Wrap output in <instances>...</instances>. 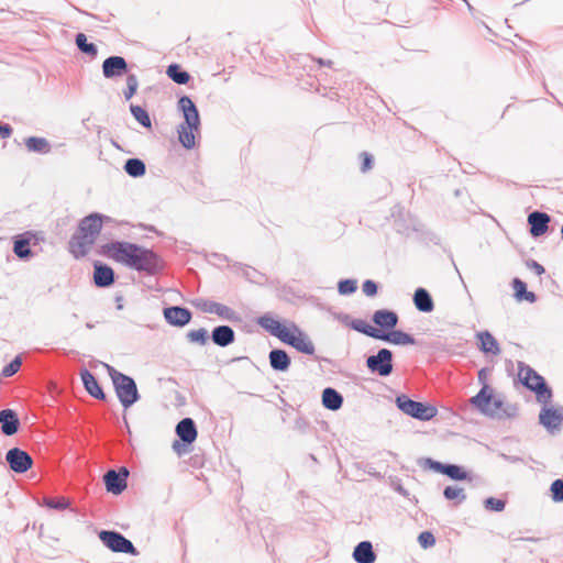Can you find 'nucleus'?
Here are the masks:
<instances>
[{
    "mask_svg": "<svg viewBox=\"0 0 563 563\" xmlns=\"http://www.w3.org/2000/svg\"><path fill=\"white\" fill-rule=\"evenodd\" d=\"M501 406H503V401L500 399L492 398L489 410H495V415H496L497 411L501 408Z\"/></svg>",
    "mask_w": 563,
    "mask_h": 563,
    "instance_id": "obj_56",
    "label": "nucleus"
},
{
    "mask_svg": "<svg viewBox=\"0 0 563 563\" xmlns=\"http://www.w3.org/2000/svg\"><path fill=\"white\" fill-rule=\"evenodd\" d=\"M512 288L515 290V297L518 301L526 300L528 302H534L537 296L532 291L527 290V285L519 278L512 280Z\"/></svg>",
    "mask_w": 563,
    "mask_h": 563,
    "instance_id": "obj_33",
    "label": "nucleus"
},
{
    "mask_svg": "<svg viewBox=\"0 0 563 563\" xmlns=\"http://www.w3.org/2000/svg\"><path fill=\"white\" fill-rule=\"evenodd\" d=\"M128 73V63L122 56H110L102 63V74L106 78L120 77Z\"/></svg>",
    "mask_w": 563,
    "mask_h": 563,
    "instance_id": "obj_13",
    "label": "nucleus"
},
{
    "mask_svg": "<svg viewBox=\"0 0 563 563\" xmlns=\"http://www.w3.org/2000/svg\"><path fill=\"white\" fill-rule=\"evenodd\" d=\"M175 431L184 444H191L197 439L196 423L191 418L181 419L177 423Z\"/></svg>",
    "mask_w": 563,
    "mask_h": 563,
    "instance_id": "obj_17",
    "label": "nucleus"
},
{
    "mask_svg": "<svg viewBox=\"0 0 563 563\" xmlns=\"http://www.w3.org/2000/svg\"><path fill=\"white\" fill-rule=\"evenodd\" d=\"M137 87H139V79H137L136 75L129 74L126 76V89L123 91L124 98L126 100H130L136 92Z\"/></svg>",
    "mask_w": 563,
    "mask_h": 563,
    "instance_id": "obj_43",
    "label": "nucleus"
},
{
    "mask_svg": "<svg viewBox=\"0 0 563 563\" xmlns=\"http://www.w3.org/2000/svg\"><path fill=\"white\" fill-rule=\"evenodd\" d=\"M76 45L77 47L85 54L90 56H96L98 53V48L93 43H88L87 36L84 33H78L76 35Z\"/></svg>",
    "mask_w": 563,
    "mask_h": 563,
    "instance_id": "obj_38",
    "label": "nucleus"
},
{
    "mask_svg": "<svg viewBox=\"0 0 563 563\" xmlns=\"http://www.w3.org/2000/svg\"><path fill=\"white\" fill-rule=\"evenodd\" d=\"M99 539L113 552L137 555L139 551L133 543L123 534L117 531L102 530L99 532Z\"/></svg>",
    "mask_w": 563,
    "mask_h": 563,
    "instance_id": "obj_7",
    "label": "nucleus"
},
{
    "mask_svg": "<svg viewBox=\"0 0 563 563\" xmlns=\"http://www.w3.org/2000/svg\"><path fill=\"white\" fill-rule=\"evenodd\" d=\"M362 290L366 296L373 297L377 294L378 286L374 280L367 279L363 283Z\"/></svg>",
    "mask_w": 563,
    "mask_h": 563,
    "instance_id": "obj_49",
    "label": "nucleus"
},
{
    "mask_svg": "<svg viewBox=\"0 0 563 563\" xmlns=\"http://www.w3.org/2000/svg\"><path fill=\"white\" fill-rule=\"evenodd\" d=\"M396 405L404 413L421 421H429L438 413L434 406L415 401L404 394L396 397Z\"/></svg>",
    "mask_w": 563,
    "mask_h": 563,
    "instance_id": "obj_5",
    "label": "nucleus"
},
{
    "mask_svg": "<svg viewBox=\"0 0 563 563\" xmlns=\"http://www.w3.org/2000/svg\"><path fill=\"white\" fill-rule=\"evenodd\" d=\"M269 365L274 371L286 372L289 369L291 361L286 351L274 349L268 354Z\"/></svg>",
    "mask_w": 563,
    "mask_h": 563,
    "instance_id": "obj_24",
    "label": "nucleus"
},
{
    "mask_svg": "<svg viewBox=\"0 0 563 563\" xmlns=\"http://www.w3.org/2000/svg\"><path fill=\"white\" fill-rule=\"evenodd\" d=\"M493 394L488 385H484L483 388L471 399V402L479 409L483 413L494 416L495 410H489Z\"/></svg>",
    "mask_w": 563,
    "mask_h": 563,
    "instance_id": "obj_23",
    "label": "nucleus"
},
{
    "mask_svg": "<svg viewBox=\"0 0 563 563\" xmlns=\"http://www.w3.org/2000/svg\"><path fill=\"white\" fill-rule=\"evenodd\" d=\"M336 320H339L340 322L349 325V323L353 320L351 319V317L347 314V313H343V312H340L335 316Z\"/></svg>",
    "mask_w": 563,
    "mask_h": 563,
    "instance_id": "obj_55",
    "label": "nucleus"
},
{
    "mask_svg": "<svg viewBox=\"0 0 563 563\" xmlns=\"http://www.w3.org/2000/svg\"><path fill=\"white\" fill-rule=\"evenodd\" d=\"M166 321L174 327H185L191 320V311L180 306H172L164 309Z\"/></svg>",
    "mask_w": 563,
    "mask_h": 563,
    "instance_id": "obj_15",
    "label": "nucleus"
},
{
    "mask_svg": "<svg viewBox=\"0 0 563 563\" xmlns=\"http://www.w3.org/2000/svg\"><path fill=\"white\" fill-rule=\"evenodd\" d=\"M43 505L51 509L64 510L70 506V501L65 497H58V498L45 497L43 499Z\"/></svg>",
    "mask_w": 563,
    "mask_h": 563,
    "instance_id": "obj_41",
    "label": "nucleus"
},
{
    "mask_svg": "<svg viewBox=\"0 0 563 563\" xmlns=\"http://www.w3.org/2000/svg\"><path fill=\"white\" fill-rule=\"evenodd\" d=\"M444 475L453 481H472L471 474L456 464H448Z\"/></svg>",
    "mask_w": 563,
    "mask_h": 563,
    "instance_id": "obj_36",
    "label": "nucleus"
},
{
    "mask_svg": "<svg viewBox=\"0 0 563 563\" xmlns=\"http://www.w3.org/2000/svg\"><path fill=\"white\" fill-rule=\"evenodd\" d=\"M195 306L205 313H214L225 320L236 319V312L232 308L213 300L199 299Z\"/></svg>",
    "mask_w": 563,
    "mask_h": 563,
    "instance_id": "obj_12",
    "label": "nucleus"
},
{
    "mask_svg": "<svg viewBox=\"0 0 563 563\" xmlns=\"http://www.w3.org/2000/svg\"><path fill=\"white\" fill-rule=\"evenodd\" d=\"M361 157L363 159L361 169L362 172H367L373 167V156L367 152H362Z\"/></svg>",
    "mask_w": 563,
    "mask_h": 563,
    "instance_id": "obj_51",
    "label": "nucleus"
},
{
    "mask_svg": "<svg viewBox=\"0 0 563 563\" xmlns=\"http://www.w3.org/2000/svg\"><path fill=\"white\" fill-rule=\"evenodd\" d=\"M113 386L117 397L124 408L131 407L140 399L136 384L132 377L123 373H117Z\"/></svg>",
    "mask_w": 563,
    "mask_h": 563,
    "instance_id": "obj_6",
    "label": "nucleus"
},
{
    "mask_svg": "<svg viewBox=\"0 0 563 563\" xmlns=\"http://www.w3.org/2000/svg\"><path fill=\"white\" fill-rule=\"evenodd\" d=\"M539 421L549 431L560 430L563 423V409L543 407L539 415Z\"/></svg>",
    "mask_w": 563,
    "mask_h": 563,
    "instance_id": "obj_14",
    "label": "nucleus"
},
{
    "mask_svg": "<svg viewBox=\"0 0 563 563\" xmlns=\"http://www.w3.org/2000/svg\"><path fill=\"white\" fill-rule=\"evenodd\" d=\"M211 340L216 345L225 347L235 341V332L229 325H218L211 332Z\"/></svg>",
    "mask_w": 563,
    "mask_h": 563,
    "instance_id": "obj_22",
    "label": "nucleus"
},
{
    "mask_svg": "<svg viewBox=\"0 0 563 563\" xmlns=\"http://www.w3.org/2000/svg\"><path fill=\"white\" fill-rule=\"evenodd\" d=\"M551 498L555 503L563 501V478H558L550 486Z\"/></svg>",
    "mask_w": 563,
    "mask_h": 563,
    "instance_id": "obj_44",
    "label": "nucleus"
},
{
    "mask_svg": "<svg viewBox=\"0 0 563 563\" xmlns=\"http://www.w3.org/2000/svg\"><path fill=\"white\" fill-rule=\"evenodd\" d=\"M526 266L533 271L538 276H541L545 272L544 267L534 260H528L526 262Z\"/></svg>",
    "mask_w": 563,
    "mask_h": 563,
    "instance_id": "obj_52",
    "label": "nucleus"
},
{
    "mask_svg": "<svg viewBox=\"0 0 563 563\" xmlns=\"http://www.w3.org/2000/svg\"><path fill=\"white\" fill-rule=\"evenodd\" d=\"M107 368H108V373L112 379V383L114 384V377L117 378V373H120L119 371H117L115 368H113L112 366L110 365H107Z\"/></svg>",
    "mask_w": 563,
    "mask_h": 563,
    "instance_id": "obj_57",
    "label": "nucleus"
},
{
    "mask_svg": "<svg viewBox=\"0 0 563 563\" xmlns=\"http://www.w3.org/2000/svg\"><path fill=\"white\" fill-rule=\"evenodd\" d=\"M518 376L521 384L536 394L539 402L548 404L551 400L553 396L552 389L548 386L545 379L531 366L523 362H518Z\"/></svg>",
    "mask_w": 563,
    "mask_h": 563,
    "instance_id": "obj_4",
    "label": "nucleus"
},
{
    "mask_svg": "<svg viewBox=\"0 0 563 563\" xmlns=\"http://www.w3.org/2000/svg\"><path fill=\"white\" fill-rule=\"evenodd\" d=\"M477 339L479 341V350L484 353H490L493 355L500 354L501 350L497 340L493 336V334L488 331H483L477 333Z\"/></svg>",
    "mask_w": 563,
    "mask_h": 563,
    "instance_id": "obj_27",
    "label": "nucleus"
},
{
    "mask_svg": "<svg viewBox=\"0 0 563 563\" xmlns=\"http://www.w3.org/2000/svg\"><path fill=\"white\" fill-rule=\"evenodd\" d=\"M5 460L10 468L19 474L27 472L33 465L32 456L19 448L10 449L5 454Z\"/></svg>",
    "mask_w": 563,
    "mask_h": 563,
    "instance_id": "obj_10",
    "label": "nucleus"
},
{
    "mask_svg": "<svg viewBox=\"0 0 563 563\" xmlns=\"http://www.w3.org/2000/svg\"><path fill=\"white\" fill-rule=\"evenodd\" d=\"M463 1L467 3V0H463Z\"/></svg>",
    "mask_w": 563,
    "mask_h": 563,
    "instance_id": "obj_63",
    "label": "nucleus"
},
{
    "mask_svg": "<svg viewBox=\"0 0 563 563\" xmlns=\"http://www.w3.org/2000/svg\"><path fill=\"white\" fill-rule=\"evenodd\" d=\"M357 289V282L355 279H342L338 284V291L340 295H351Z\"/></svg>",
    "mask_w": 563,
    "mask_h": 563,
    "instance_id": "obj_45",
    "label": "nucleus"
},
{
    "mask_svg": "<svg viewBox=\"0 0 563 563\" xmlns=\"http://www.w3.org/2000/svg\"><path fill=\"white\" fill-rule=\"evenodd\" d=\"M80 378L87 393L96 399L106 400V394L96 377L87 368L80 371Z\"/></svg>",
    "mask_w": 563,
    "mask_h": 563,
    "instance_id": "obj_21",
    "label": "nucleus"
},
{
    "mask_svg": "<svg viewBox=\"0 0 563 563\" xmlns=\"http://www.w3.org/2000/svg\"><path fill=\"white\" fill-rule=\"evenodd\" d=\"M398 320L397 313L387 309L376 310L373 314V322L382 329H394Z\"/></svg>",
    "mask_w": 563,
    "mask_h": 563,
    "instance_id": "obj_25",
    "label": "nucleus"
},
{
    "mask_svg": "<svg viewBox=\"0 0 563 563\" xmlns=\"http://www.w3.org/2000/svg\"><path fill=\"white\" fill-rule=\"evenodd\" d=\"M443 496L448 500L457 499L459 503H462L466 499V495L464 494V489L455 486H446L443 490Z\"/></svg>",
    "mask_w": 563,
    "mask_h": 563,
    "instance_id": "obj_42",
    "label": "nucleus"
},
{
    "mask_svg": "<svg viewBox=\"0 0 563 563\" xmlns=\"http://www.w3.org/2000/svg\"><path fill=\"white\" fill-rule=\"evenodd\" d=\"M22 365V360L20 356H15L8 365H5L1 371L2 377H11L15 373L19 372Z\"/></svg>",
    "mask_w": 563,
    "mask_h": 563,
    "instance_id": "obj_46",
    "label": "nucleus"
},
{
    "mask_svg": "<svg viewBox=\"0 0 563 563\" xmlns=\"http://www.w3.org/2000/svg\"><path fill=\"white\" fill-rule=\"evenodd\" d=\"M173 449L175 451H177L178 453H180V443L178 441H175L173 444Z\"/></svg>",
    "mask_w": 563,
    "mask_h": 563,
    "instance_id": "obj_59",
    "label": "nucleus"
},
{
    "mask_svg": "<svg viewBox=\"0 0 563 563\" xmlns=\"http://www.w3.org/2000/svg\"><path fill=\"white\" fill-rule=\"evenodd\" d=\"M349 327H351L353 330H355L360 333H363L367 336H371L373 339H377L378 331H379V329L369 325L366 321H364L362 319H353L349 323Z\"/></svg>",
    "mask_w": 563,
    "mask_h": 563,
    "instance_id": "obj_35",
    "label": "nucleus"
},
{
    "mask_svg": "<svg viewBox=\"0 0 563 563\" xmlns=\"http://www.w3.org/2000/svg\"><path fill=\"white\" fill-rule=\"evenodd\" d=\"M1 431L4 435H13L19 431L20 420L16 412L12 409L0 411Z\"/></svg>",
    "mask_w": 563,
    "mask_h": 563,
    "instance_id": "obj_18",
    "label": "nucleus"
},
{
    "mask_svg": "<svg viewBox=\"0 0 563 563\" xmlns=\"http://www.w3.org/2000/svg\"><path fill=\"white\" fill-rule=\"evenodd\" d=\"M93 283L97 287L106 288L114 283V271L101 263L95 264Z\"/></svg>",
    "mask_w": 563,
    "mask_h": 563,
    "instance_id": "obj_19",
    "label": "nucleus"
},
{
    "mask_svg": "<svg viewBox=\"0 0 563 563\" xmlns=\"http://www.w3.org/2000/svg\"><path fill=\"white\" fill-rule=\"evenodd\" d=\"M13 252L19 258H29L32 254L29 239H18L14 242Z\"/></svg>",
    "mask_w": 563,
    "mask_h": 563,
    "instance_id": "obj_39",
    "label": "nucleus"
},
{
    "mask_svg": "<svg viewBox=\"0 0 563 563\" xmlns=\"http://www.w3.org/2000/svg\"><path fill=\"white\" fill-rule=\"evenodd\" d=\"M103 220L108 217L91 213L80 220L77 232L69 240V252L75 258L85 257L102 230Z\"/></svg>",
    "mask_w": 563,
    "mask_h": 563,
    "instance_id": "obj_2",
    "label": "nucleus"
},
{
    "mask_svg": "<svg viewBox=\"0 0 563 563\" xmlns=\"http://www.w3.org/2000/svg\"><path fill=\"white\" fill-rule=\"evenodd\" d=\"M485 508L492 511H503L506 507V503L501 499L488 497L484 501Z\"/></svg>",
    "mask_w": 563,
    "mask_h": 563,
    "instance_id": "obj_47",
    "label": "nucleus"
},
{
    "mask_svg": "<svg viewBox=\"0 0 563 563\" xmlns=\"http://www.w3.org/2000/svg\"><path fill=\"white\" fill-rule=\"evenodd\" d=\"M322 405L329 410L336 411L343 405V397L334 388L327 387L322 391Z\"/></svg>",
    "mask_w": 563,
    "mask_h": 563,
    "instance_id": "obj_29",
    "label": "nucleus"
},
{
    "mask_svg": "<svg viewBox=\"0 0 563 563\" xmlns=\"http://www.w3.org/2000/svg\"><path fill=\"white\" fill-rule=\"evenodd\" d=\"M177 106L185 119L177 130L178 140L185 148L191 150L196 146L195 132L199 131V112L196 104L188 96L180 97Z\"/></svg>",
    "mask_w": 563,
    "mask_h": 563,
    "instance_id": "obj_3",
    "label": "nucleus"
},
{
    "mask_svg": "<svg viewBox=\"0 0 563 563\" xmlns=\"http://www.w3.org/2000/svg\"><path fill=\"white\" fill-rule=\"evenodd\" d=\"M258 324L267 332H269L272 335L278 338L279 340L283 338L284 333L288 329L268 314L262 316L258 319Z\"/></svg>",
    "mask_w": 563,
    "mask_h": 563,
    "instance_id": "obj_30",
    "label": "nucleus"
},
{
    "mask_svg": "<svg viewBox=\"0 0 563 563\" xmlns=\"http://www.w3.org/2000/svg\"><path fill=\"white\" fill-rule=\"evenodd\" d=\"M353 559L357 563H374L376 554L373 550V545L369 541L360 542L353 551Z\"/></svg>",
    "mask_w": 563,
    "mask_h": 563,
    "instance_id": "obj_26",
    "label": "nucleus"
},
{
    "mask_svg": "<svg viewBox=\"0 0 563 563\" xmlns=\"http://www.w3.org/2000/svg\"><path fill=\"white\" fill-rule=\"evenodd\" d=\"M561 235H562V240H563V225L561 228Z\"/></svg>",
    "mask_w": 563,
    "mask_h": 563,
    "instance_id": "obj_60",
    "label": "nucleus"
},
{
    "mask_svg": "<svg viewBox=\"0 0 563 563\" xmlns=\"http://www.w3.org/2000/svg\"><path fill=\"white\" fill-rule=\"evenodd\" d=\"M280 341L295 347L297 351L303 354H314V345L312 341L297 325H292V329H287Z\"/></svg>",
    "mask_w": 563,
    "mask_h": 563,
    "instance_id": "obj_9",
    "label": "nucleus"
},
{
    "mask_svg": "<svg viewBox=\"0 0 563 563\" xmlns=\"http://www.w3.org/2000/svg\"><path fill=\"white\" fill-rule=\"evenodd\" d=\"M418 542L423 549H428L435 544V537L430 531H423L419 534Z\"/></svg>",
    "mask_w": 563,
    "mask_h": 563,
    "instance_id": "obj_48",
    "label": "nucleus"
},
{
    "mask_svg": "<svg viewBox=\"0 0 563 563\" xmlns=\"http://www.w3.org/2000/svg\"><path fill=\"white\" fill-rule=\"evenodd\" d=\"M124 172L134 178L142 177L146 173V166L140 158H129L125 161Z\"/></svg>",
    "mask_w": 563,
    "mask_h": 563,
    "instance_id": "obj_34",
    "label": "nucleus"
},
{
    "mask_svg": "<svg viewBox=\"0 0 563 563\" xmlns=\"http://www.w3.org/2000/svg\"><path fill=\"white\" fill-rule=\"evenodd\" d=\"M129 477V470L121 467L119 471L109 470L103 475V482L109 493L114 495L121 494L126 488V479Z\"/></svg>",
    "mask_w": 563,
    "mask_h": 563,
    "instance_id": "obj_11",
    "label": "nucleus"
},
{
    "mask_svg": "<svg viewBox=\"0 0 563 563\" xmlns=\"http://www.w3.org/2000/svg\"><path fill=\"white\" fill-rule=\"evenodd\" d=\"M463 1L467 3V0H463Z\"/></svg>",
    "mask_w": 563,
    "mask_h": 563,
    "instance_id": "obj_62",
    "label": "nucleus"
},
{
    "mask_svg": "<svg viewBox=\"0 0 563 563\" xmlns=\"http://www.w3.org/2000/svg\"><path fill=\"white\" fill-rule=\"evenodd\" d=\"M166 75L178 85H187L191 78L190 74L178 64H170L166 69Z\"/></svg>",
    "mask_w": 563,
    "mask_h": 563,
    "instance_id": "obj_31",
    "label": "nucleus"
},
{
    "mask_svg": "<svg viewBox=\"0 0 563 563\" xmlns=\"http://www.w3.org/2000/svg\"><path fill=\"white\" fill-rule=\"evenodd\" d=\"M130 111L134 119L144 128L151 129L152 122L151 118L145 109H143L141 106L131 104Z\"/></svg>",
    "mask_w": 563,
    "mask_h": 563,
    "instance_id": "obj_37",
    "label": "nucleus"
},
{
    "mask_svg": "<svg viewBox=\"0 0 563 563\" xmlns=\"http://www.w3.org/2000/svg\"><path fill=\"white\" fill-rule=\"evenodd\" d=\"M13 133V129L8 123H2L0 121V137L1 139H9Z\"/></svg>",
    "mask_w": 563,
    "mask_h": 563,
    "instance_id": "obj_53",
    "label": "nucleus"
},
{
    "mask_svg": "<svg viewBox=\"0 0 563 563\" xmlns=\"http://www.w3.org/2000/svg\"><path fill=\"white\" fill-rule=\"evenodd\" d=\"M24 143L29 152L45 154L51 151V144L45 137L30 136Z\"/></svg>",
    "mask_w": 563,
    "mask_h": 563,
    "instance_id": "obj_32",
    "label": "nucleus"
},
{
    "mask_svg": "<svg viewBox=\"0 0 563 563\" xmlns=\"http://www.w3.org/2000/svg\"><path fill=\"white\" fill-rule=\"evenodd\" d=\"M463 1L467 3V0H463Z\"/></svg>",
    "mask_w": 563,
    "mask_h": 563,
    "instance_id": "obj_61",
    "label": "nucleus"
},
{
    "mask_svg": "<svg viewBox=\"0 0 563 563\" xmlns=\"http://www.w3.org/2000/svg\"><path fill=\"white\" fill-rule=\"evenodd\" d=\"M317 62H318L319 65L328 66V67H331L332 64H333L332 60H330V59L325 60V59H322V58H318Z\"/></svg>",
    "mask_w": 563,
    "mask_h": 563,
    "instance_id": "obj_58",
    "label": "nucleus"
},
{
    "mask_svg": "<svg viewBox=\"0 0 563 563\" xmlns=\"http://www.w3.org/2000/svg\"><path fill=\"white\" fill-rule=\"evenodd\" d=\"M100 253L150 276L158 274L164 268V262L154 251L131 242L114 241L103 244Z\"/></svg>",
    "mask_w": 563,
    "mask_h": 563,
    "instance_id": "obj_1",
    "label": "nucleus"
},
{
    "mask_svg": "<svg viewBox=\"0 0 563 563\" xmlns=\"http://www.w3.org/2000/svg\"><path fill=\"white\" fill-rule=\"evenodd\" d=\"M187 340L191 343H198L200 345L207 344L209 340L208 331L205 328L198 330H190L186 334Z\"/></svg>",
    "mask_w": 563,
    "mask_h": 563,
    "instance_id": "obj_40",
    "label": "nucleus"
},
{
    "mask_svg": "<svg viewBox=\"0 0 563 563\" xmlns=\"http://www.w3.org/2000/svg\"><path fill=\"white\" fill-rule=\"evenodd\" d=\"M413 303L421 312H431L434 309V303L431 295L424 288H417L413 294Z\"/></svg>",
    "mask_w": 563,
    "mask_h": 563,
    "instance_id": "obj_28",
    "label": "nucleus"
},
{
    "mask_svg": "<svg viewBox=\"0 0 563 563\" xmlns=\"http://www.w3.org/2000/svg\"><path fill=\"white\" fill-rule=\"evenodd\" d=\"M426 464H428V465H429V467H430L432 471H434V472H437V473H440V474H443V475H444V473H445V468H446V466H448V464H445V463H441V462H439V461H434V460H432V459H427V460H426Z\"/></svg>",
    "mask_w": 563,
    "mask_h": 563,
    "instance_id": "obj_50",
    "label": "nucleus"
},
{
    "mask_svg": "<svg viewBox=\"0 0 563 563\" xmlns=\"http://www.w3.org/2000/svg\"><path fill=\"white\" fill-rule=\"evenodd\" d=\"M366 367L373 374L382 377L389 376L393 373V352L388 349H380L375 355L366 358Z\"/></svg>",
    "mask_w": 563,
    "mask_h": 563,
    "instance_id": "obj_8",
    "label": "nucleus"
},
{
    "mask_svg": "<svg viewBox=\"0 0 563 563\" xmlns=\"http://www.w3.org/2000/svg\"><path fill=\"white\" fill-rule=\"evenodd\" d=\"M551 217L541 211H533L528 216V224L530 227V234L533 238L541 236L547 233Z\"/></svg>",
    "mask_w": 563,
    "mask_h": 563,
    "instance_id": "obj_16",
    "label": "nucleus"
},
{
    "mask_svg": "<svg viewBox=\"0 0 563 563\" xmlns=\"http://www.w3.org/2000/svg\"><path fill=\"white\" fill-rule=\"evenodd\" d=\"M376 340H382V341L393 343L396 345H407V344L416 343V340L412 335H410L401 330H393L389 332L379 330Z\"/></svg>",
    "mask_w": 563,
    "mask_h": 563,
    "instance_id": "obj_20",
    "label": "nucleus"
},
{
    "mask_svg": "<svg viewBox=\"0 0 563 563\" xmlns=\"http://www.w3.org/2000/svg\"><path fill=\"white\" fill-rule=\"evenodd\" d=\"M490 373V369L489 368H482L479 372H478V380L481 383H483L484 385H486V380H487V377Z\"/></svg>",
    "mask_w": 563,
    "mask_h": 563,
    "instance_id": "obj_54",
    "label": "nucleus"
}]
</instances>
